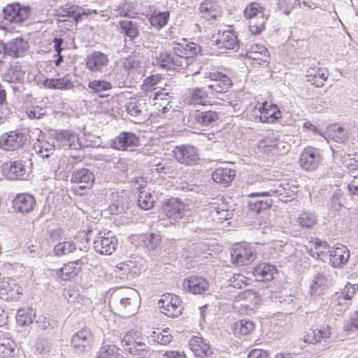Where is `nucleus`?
<instances>
[{
	"label": "nucleus",
	"mask_w": 358,
	"mask_h": 358,
	"mask_svg": "<svg viewBox=\"0 0 358 358\" xmlns=\"http://www.w3.org/2000/svg\"><path fill=\"white\" fill-rule=\"evenodd\" d=\"M331 136L332 138L339 143H343L348 138L347 131L341 126H338L334 129Z\"/></svg>",
	"instance_id": "338daca9"
},
{
	"label": "nucleus",
	"mask_w": 358,
	"mask_h": 358,
	"mask_svg": "<svg viewBox=\"0 0 358 358\" xmlns=\"http://www.w3.org/2000/svg\"><path fill=\"white\" fill-rule=\"evenodd\" d=\"M280 182L274 180L264 181L259 189L257 191L256 195L266 196L268 198H278Z\"/></svg>",
	"instance_id": "ea45409f"
},
{
	"label": "nucleus",
	"mask_w": 358,
	"mask_h": 358,
	"mask_svg": "<svg viewBox=\"0 0 358 358\" xmlns=\"http://www.w3.org/2000/svg\"><path fill=\"white\" fill-rule=\"evenodd\" d=\"M316 220L315 215L310 212H303L298 218L300 226L306 229H311L316 224Z\"/></svg>",
	"instance_id": "bf43d9fd"
},
{
	"label": "nucleus",
	"mask_w": 358,
	"mask_h": 358,
	"mask_svg": "<svg viewBox=\"0 0 358 358\" xmlns=\"http://www.w3.org/2000/svg\"><path fill=\"white\" fill-rule=\"evenodd\" d=\"M157 304L161 313L169 317H178L183 310L181 299L173 294H164Z\"/></svg>",
	"instance_id": "1a4fd4ad"
},
{
	"label": "nucleus",
	"mask_w": 358,
	"mask_h": 358,
	"mask_svg": "<svg viewBox=\"0 0 358 358\" xmlns=\"http://www.w3.org/2000/svg\"><path fill=\"white\" fill-rule=\"evenodd\" d=\"M109 63L108 56L101 51L94 50L85 59V64L91 72H101Z\"/></svg>",
	"instance_id": "c85d7f7f"
},
{
	"label": "nucleus",
	"mask_w": 358,
	"mask_h": 358,
	"mask_svg": "<svg viewBox=\"0 0 358 358\" xmlns=\"http://www.w3.org/2000/svg\"><path fill=\"white\" fill-rule=\"evenodd\" d=\"M343 328L348 336L358 333V310L350 314L349 319L344 321Z\"/></svg>",
	"instance_id": "864d4df0"
},
{
	"label": "nucleus",
	"mask_w": 358,
	"mask_h": 358,
	"mask_svg": "<svg viewBox=\"0 0 358 358\" xmlns=\"http://www.w3.org/2000/svg\"><path fill=\"white\" fill-rule=\"evenodd\" d=\"M235 176V171L231 168H217L212 172V180L223 187L228 186L234 180Z\"/></svg>",
	"instance_id": "4c0bfd02"
},
{
	"label": "nucleus",
	"mask_w": 358,
	"mask_h": 358,
	"mask_svg": "<svg viewBox=\"0 0 358 358\" xmlns=\"http://www.w3.org/2000/svg\"><path fill=\"white\" fill-rule=\"evenodd\" d=\"M185 207L184 202L179 198L170 197L161 201L162 213L174 222L183 217L186 211Z\"/></svg>",
	"instance_id": "6e6552de"
},
{
	"label": "nucleus",
	"mask_w": 358,
	"mask_h": 358,
	"mask_svg": "<svg viewBox=\"0 0 358 358\" xmlns=\"http://www.w3.org/2000/svg\"><path fill=\"white\" fill-rule=\"evenodd\" d=\"M279 189L281 191H279L278 199L282 202L287 203L294 199L293 196L298 192V187L294 185L291 187L289 183L282 185L280 182Z\"/></svg>",
	"instance_id": "603ef678"
},
{
	"label": "nucleus",
	"mask_w": 358,
	"mask_h": 358,
	"mask_svg": "<svg viewBox=\"0 0 358 358\" xmlns=\"http://www.w3.org/2000/svg\"><path fill=\"white\" fill-rule=\"evenodd\" d=\"M130 345L123 346L126 352L136 358H148L152 355V350L143 341H131Z\"/></svg>",
	"instance_id": "e433bc0d"
},
{
	"label": "nucleus",
	"mask_w": 358,
	"mask_h": 358,
	"mask_svg": "<svg viewBox=\"0 0 358 358\" xmlns=\"http://www.w3.org/2000/svg\"><path fill=\"white\" fill-rule=\"evenodd\" d=\"M138 242L148 250H155L162 242L159 231L143 233L137 236Z\"/></svg>",
	"instance_id": "c9c22d12"
},
{
	"label": "nucleus",
	"mask_w": 358,
	"mask_h": 358,
	"mask_svg": "<svg viewBox=\"0 0 358 358\" xmlns=\"http://www.w3.org/2000/svg\"><path fill=\"white\" fill-rule=\"evenodd\" d=\"M122 350L115 345H103L97 352L96 358H122Z\"/></svg>",
	"instance_id": "09e8293b"
},
{
	"label": "nucleus",
	"mask_w": 358,
	"mask_h": 358,
	"mask_svg": "<svg viewBox=\"0 0 358 358\" xmlns=\"http://www.w3.org/2000/svg\"><path fill=\"white\" fill-rule=\"evenodd\" d=\"M345 196L341 190L336 192L331 199V208L336 210L339 211L344 207L343 201Z\"/></svg>",
	"instance_id": "e2e57ef3"
},
{
	"label": "nucleus",
	"mask_w": 358,
	"mask_h": 358,
	"mask_svg": "<svg viewBox=\"0 0 358 358\" xmlns=\"http://www.w3.org/2000/svg\"><path fill=\"white\" fill-rule=\"evenodd\" d=\"M156 62L160 68L166 71H178L187 67L189 64V62L176 55L173 50L159 52L156 57Z\"/></svg>",
	"instance_id": "9d476101"
},
{
	"label": "nucleus",
	"mask_w": 358,
	"mask_h": 358,
	"mask_svg": "<svg viewBox=\"0 0 358 358\" xmlns=\"http://www.w3.org/2000/svg\"><path fill=\"white\" fill-rule=\"evenodd\" d=\"M164 334L160 332L153 331L151 335L152 341L161 345L169 344L171 341L172 336L168 334L169 331L166 329L163 331Z\"/></svg>",
	"instance_id": "0e129e2a"
},
{
	"label": "nucleus",
	"mask_w": 358,
	"mask_h": 358,
	"mask_svg": "<svg viewBox=\"0 0 358 358\" xmlns=\"http://www.w3.org/2000/svg\"><path fill=\"white\" fill-rule=\"evenodd\" d=\"M264 8L257 2L249 3L243 10L244 17L250 20V30L253 34H259L265 29Z\"/></svg>",
	"instance_id": "20e7f679"
},
{
	"label": "nucleus",
	"mask_w": 358,
	"mask_h": 358,
	"mask_svg": "<svg viewBox=\"0 0 358 358\" xmlns=\"http://www.w3.org/2000/svg\"><path fill=\"white\" fill-rule=\"evenodd\" d=\"M64 17L72 18L75 23H78L83 20V17L90 15V10L76 5H72L64 10Z\"/></svg>",
	"instance_id": "c03bdc74"
},
{
	"label": "nucleus",
	"mask_w": 358,
	"mask_h": 358,
	"mask_svg": "<svg viewBox=\"0 0 358 358\" xmlns=\"http://www.w3.org/2000/svg\"><path fill=\"white\" fill-rule=\"evenodd\" d=\"M184 288L193 294H201L209 289L208 280L201 275H192L184 280Z\"/></svg>",
	"instance_id": "b1692460"
},
{
	"label": "nucleus",
	"mask_w": 358,
	"mask_h": 358,
	"mask_svg": "<svg viewBox=\"0 0 358 358\" xmlns=\"http://www.w3.org/2000/svg\"><path fill=\"white\" fill-rule=\"evenodd\" d=\"M212 42L217 45L221 53H224L226 50L237 51L239 48V41L236 35L229 30L224 31L221 34H219L216 38L212 40Z\"/></svg>",
	"instance_id": "cd10ccee"
},
{
	"label": "nucleus",
	"mask_w": 358,
	"mask_h": 358,
	"mask_svg": "<svg viewBox=\"0 0 358 358\" xmlns=\"http://www.w3.org/2000/svg\"><path fill=\"white\" fill-rule=\"evenodd\" d=\"M327 257H329V264L333 268H342L349 260L350 251L347 246L338 244L330 250H327Z\"/></svg>",
	"instance_id": "6ab92c4d"
},
{
	"label": "nucleus",
	"mask_w": 358,
	"mask_h": 358,
	"mask_svg": "<svg viewBox=\"0 0 358 358\" xmlns=\"http://www.w3.org/2000/svg\"><path fill=\"white\" fill-rule=\"evenodd\" d=\"M36 205L35 197L29 193L18 194L13 200L14 210L22 214L32 212Z\"/></svg>",
	"instance_id": "bb28decb"
},
{
	"label": "nucleus",
	"mask_w": 358,
	"mask_h": 358,
	"mask_svg": "<svg viewBox=\"0 0 358 358\" xmlns=\"http://www.w3.org/2000/svg\"><path fill=\"white\" fill-rule=\"evenodd\" d=\"M210 79V83L207 85L210 93L213 96L215 94H224L232 87L233 83L231 78L220 71H214L208 73L207 76Z\"/></svg>",
	"instance_id": "dca6fc26"
},
{
	"label": "nucleus",
	"mask_w": 358,
	"mask_h": 358,
	"mask_svg": "<svg viewBox=\"0 0 358 358\" xmlns=\"http://www.w3.org/2000/svg\"><path fill=\"white\" fill-rule=\"evenodd\" d=\"M94 248L100 255H111L117 248V239L111 231L99 233V235L94 240Z\"/></svg>",
	"instance_id": "a211bd4d"
},
{
	"label": "nucleus",
	"mask_w": 358,
	"mask_h": 358,
	"mask_svg": "<svg viewBox=\"0 0 358 358\" xmlns=\"http://www.w3.org/2000/svg\"><path fill=\"white\" fill-rule=\"evenodd\" d=\"M328 76L329 71L325 68L309 67L306 72V81L316 87H322Z\"/></svg>",
	"instance_id": "473e14b6"
},
{
	"label": "nucleus",
	"mask_w": 358,
	"mask_h": 358,
	"mask_svg": "<svg viewBox=\"0 0 358 358\" xmlns=\"http://www.w3.org/2000/svg\"><path fill=\"white\" fill-rule=\"evenodd\" d=\"M117 278L122 280H131L140 273V270L136 262L128 260L119 263L114 270Z\"/></svg>",
	"instance_id": "7c9ffc66"
},
{
	"label": "nucleus",
	"mask_w": 358,
	"mask_h": 358,
	"mask_svg": "<svg viewBox=\"0 0 358 358\" xmlns=\"http://www.w3.org/2000/svg\"><path fill=\"white\" fill-rule=\"evenodd\" d=\"M140 145V138L131 131H122L110 140L111 148L119 151L132 150Z\"/></svg>",
	"instance_id": "2eb2a0df"
},
{
	"label": "nucleus",
	"mask_w": 358,
	"mask_h": 358,
	"mask_svg": "<svg viewBox=\"0 0 358 358\" xmlns=\"http://www.w3.org/2000/svg\"><path fill=\"white\" fill-rule=\"evenodd\" d=\"M24 72L18 65L10 66L4 75V80L9 83L23 84Z\"/></svg>",
	"instance_id": "a18cd8bd"
},
{
	"label": "nucleus",
	"mask_w": 358,
	"mask_h": 358,
	"mask_svg": "<svg viewBox=\"0 0 358 358\" xmlns=\"http://www.w3.org/2000/svg\"><path fill=\"white\" fill-rule=\"evenodd\" d=\"M36 313L31 308H20L16 315V320L20 326L25 327L31 324Z\"/></svg>",
	"instance_id": "8fccbe9b"
},
{
	"label": "nucleus",
	"mask_w": 358,
	"mask_h": 358,
	"mask_svg": "<svg viewBox=\"0 0 358 358\" xmlns=\"http://www.w3.org/2000/svg\"><path fill=\"white\" fill-rule=\"evenodd\" d=\"M331 336L330 327L329 325L318 327L317 326L311 327L304 335V342L309 344H316L322 339L329 338Z\"/></svg>",
	"instance_id": "72a5a7b5"
},
{
	"label": "nucleus",
	"mask_w": 358,
	"mask_h": 358,
	"mask_svg": "<svg viewBox=\"0 0 358 358\" xmlns=\"http://www.w3.org/2000/svg\"><path fill=\"white\" fill-rule=\"evenodd\" d=\"M271 299L285 314H292L300 307L299 299L292 294H277L273 295Z\"/></svg>",
	"instance_id": "412c9836"
},
{
	"label": "nucleus",
	"mask_w": 358,
	"mask_h": 358,
	"mask_svg": "<svg viewBox=\"0 0 358 358\" xmlns=\"http://www.w3.org/2000/svg\"><path fill=\"white\" fill-rule=\"evenodd\" d=\"M174 158L180 163L186 166H194L200 161L199 149L190 144H182L175 146Z\"/></svg>",
	"instance_id": "423d86ee"
},
{
	"label": "nucleus",
	"mask_w": 358,
	"mask_h": 358,
	"mask_svg": "<svg viewBox=\"0 0 358 358\" xmlns=\"http://www.w3.org/2000/svg\"><path fill=\"white\" fill-rule=\"evenodd\" d=\"M172 50L187 62L197 55H202L201 46L194 42L189 41L186 38H182L180 41H173Z\"/></svg>",
	"instance_id": "f8f14e48"
},
{
	"label": "nucleus",
	"mask_w": 358,
	"mask_h": 358,
	"mask_svg": "<svg viewBox=\"0 0 358 358\" xmlns=\"http://www.w3.org/2000/svg\"><path fill=\"white\" fill-rule=\"evenodd\" d=\"M155 201L152 195L149 192L141 191L139 192L137 204L139 208L143 210H150L154 206Z\"/></svg>",
	"instance_id": "13d9d810"
},
{
	"label": "nucleus",
	"mask_w": 358,
	"mask_h": 358,
	"mask_svg": "<svg viewBox=\"0 0 358 358\" xmlns=\"http://www.w3.org/2000/svg\"><path fill=\"white\" fill-rule=\"evenodd\" d=\"M36 152L42 158H48L55 151V145L48 141H38L34 145Z\"/></svg>",
	"instance_id": "6e6d98bb"
},
{
	"label": "nucleus",
	"mask_w": 358,
	"mask_h": 358,
	"mask_svg": "<svg viewBox=\"0 0 358 358\" xmlns=\"http://www.w3.org/2000/svg\"><path fill=\"white\" fill-rule=\"evenodd\" d=\"M20 349L16 343L10 339H3L0 343V357L2 358H16Z\"/></svg>",
	"instance_id": "a19ab883"
},
{
	"label": "nucleus",
	"mask_w": 358,
	"mask_h": 358,
	"mask_svg": "<svg viewBox=\"0 0 358 358\" xmlns=\"http://www.w3.org/2000/svg\"><path fill=\"white\" fill-rule=\"evenodd\" d=\"M55 140L65 150H78L81 146L78 135L75 131L69 129L57 131Z\"/></svg>",
	"instance_id": "393cba45"
},
{
	"label": "nucleus",
	"mask_w": 358,
	"mask_h": 358,
	"mask_svg": "<svg viewBox=\"0 0 358 358\" xmlns=\"http://www.w3.org/2000/svg\"><path fill=\"white\" fill-rule=\"evenodd\" d=\"M29 163L28 160L10 161L3 164L2 171L10 180H26L29 174L27 170V164ZM30 164L31 163L30 162Z\"/></svg>",
	"instance_id": "f3484780"
},
{
	"label": "nucleus",
	"mask_w": 358,
	"mask_h": 358,
	"mask_svg": "<svg viewBox=\"0 0 358 358\" xmlns=\"http://www.w3.org/2000/svg\"><path fill=\"white\" fill-rule=\"evenodd\" d=\"M256 323L248 318H243L234 323L232 329L234 334L249 335L255 329Z\"/></svg>",
	"instance_id": "37998d69"
},
{
	"label": "nucleus",
	"mask_w": 358,
	"mask_h": 358,
	"mask_svg": "<svg viewBox=\"0 0 358 358\" xmlns=\"http://www.w3.org/2000/svg\"><path fill=\"white\" fill-rule=\"evenodd\" d=\"M322 159V154L320 149L307 146L301 152L299 163L303 170L313 171L318 168Z\"/></svg>",
	"instance_id": "0eeeda50"
},
{
	"label": "nucleus",
	"mask_w": 358,
	"mask_h": 358,
	"mask_svg": "<svg viewBox=\"0 0 358 358\" xmlns=\"http://www.w3.org/2000/svg\"><path fill=\"white\" fill-rule=\"evenodd\" d=\"M87 87L91 93L96 94L100 98L108 97L112 84L106 80H92L88 82Z\"/></svg>",
	"instance_id": "58836bf2"
},
{
	"label": "nucleus",
	"mask_w": 358,
	"mask_h": 358,
	"mask_svg": "<svg viewBox=\"0 0 358 358\" xmlns=\"http://www.w3.org/2000/svg\"><path fill=\"white\" fill-rule=\"evenodd\" d=\"M201 17L210 22H215L222 13V8L217 0H204L199 7Z\"/></svg>",
	"instance_id": "aec40b11"
},
{
	"label": "nucleus",
	"mask_w": 358,
	"mask_h": 358,
	"mask_svg": "<svg viewBox=\"0 0 358 358\" xmlns=\"http://www.w3.org/2000/svg\"><path fill=\"white\" fill-rule=\"evenodd\" d=\"M189 348L199 358H216L210 345L203 338L194 336L189 341Z\"/></svg>",
	"instance_id": "c756f323"
},
{
	"label": "nucleus",
	"mask_w": 358,
	"mask_h": 358,
	"mask_svg": "<svg viewBox=\"0 0 358 358\" xmlns=\"http://www.w3.org/2000/svg\"><path fill=\"white\" fill-rule=\"evenodd\" d=\"M188 122L189 120L193 124H197L201 127H208L215 123L219 119V115L216 111L208 110H195L189 115Z\"/></svg>",
	"instance_id": "a878e982"
},
{
	"label": "nucleus",
	"mask_w": 358,
	"mask_h": 358,
	"mask_svg": "<svg viewBox=\"0 0 358 358\" xmlns=\"http://www.w3.org/2000/svg\"><path fill=\"white\" fill-rule=\"evenodd\" d=\"M64 230L61 227H57L55 229H48L47 230V234L52 242H61Z\"/></svg>",
	"instance_id": "774afa93"
},
{
	"label": "nucleus",
	"mask_w": 358,
	"mask_h": 358,
	"mask_svg": "<svg viewBox=\"0 0 358 358\" xmlns=\"http://www.w3.org/2000/svg\"><path fill=\"white\" fill-rule=\"evenodd\" d=\"M257 192H252L248 194L250 198L247 201V206L250 211L256 214H261L270 210L274 203L272 198H268L266 196L256 195Z\"/></svg>",
	"instance_id": "4be33fe9"
},
{
	"label": "nucleus",
	"mask_w": 358,
	"mask_h": 358,
	"mask_svg": "<svg viewBox=\"0 0 358 358\" xmlns=\"http://www.w3.org/2000/svg\"><path fill=\"white\" fill-rule=\"evenodd\" d=\"M245 58L251 60L250 64L254 67H259L261 65L267 66L270 61V54L262 52H246Z\"/></svg>",
	"instance_id": "5fc2aeb1"
},
{
	"label": "nucleus",
	"mask_w": 358,
	"mask_h": 358,
	"mask_svg": "<svg viewBox=\"0 0 358 358\" xmlns=\"http://www.w3.org/2000/svg\"><path fill=\"white\" fill-rule=\"evenodd\" d=\"M93 337L90 330L83 329L74 334L71 339L72 352L80 355L88 352L91 349Z\"/></svg>",
	"instance_id": "ddd939ff"
},
{
	"label": "nucleus",
	"mask_w": 358,
	"mask_h": 358,
	"mask_svg": "<svg viewBox=\"0 0 358 358\" xmlns=\"http://www.w3.org/2000/svg\"><path fill=\"white\" fill-rule=\"evenodd\" d=\"M252 274L256 281H270L277 273L276 267L268 262H262L252 268Z\"/></svg>",
	"instance_id": "2f4dec72"
},
{
	"label": "nucleus",
	"mask_w": 358,
	"mask_h": 358,
	"mask_svg": "<svg viewBox=\"0 0 358 358\" xmlns=\"http://www.w3.org/2000/svg\"><path fill=\"white\" fill-rule=\"evenodd\" d=\"M147 17L150 25L155 29L160 30L167 24L170 17V11H160L155 9L150 10Z\"/></svg>",
	"instance_id": "f704fd0d"
},
{
	"label": "nucleus",
	"mask_w": 358,
	"mask_h": 358,
	"mask_svg": "<svg viewBox=\"0 0 358 358\" xmlns=\"http://www.w3.org/2000/svg\"><path fill=\"white\" fill-rule=\"evenodd\" d=\"M95 181L94 172L87 168L76 169L71 177V182L74 184L72 191L79 196L85 194L83 191L90 189Z\"/></svg>",
	"instance_id": "7ed1b4c3"
},
{
	"label": "nucleus",
	"mask_w": 358,
	"mask_h": 358,
	"mask_svg": "<svg viewBox=\"0 0 358 358\" xmlns=\"http://www.w3.org/2000/svg\"><path fill=\"white\" fill-rule=\"evenodd\" d=\"M208 92L204 87H194L190 90L189 96L191 100L194 102L201 103V101L208 96Z\"/></svg>",
	"instance_id": "680f3d73"
},
{
	"label": "nucleus",
	"mask_w": 358,
	"mask_h": 358,
	"mask_svg": "<svg viewBox=\"0 0 358 358\" xmlns=\"http://www.w3.org/2000/svg\"><path fill=\"white\" fill-rule=\"evenodd\" d=\"M357 290L358 284H351L348 282L343 291L340 293H336V296L338 299V305L345 306V308H347L350 303L348 301L352 299Z\"/></svg>",
	"instance_id": "79ce46f5"
},
{
	"label": "nucleus",
	"mask_w": 358,
	"mask_h": 358,
	"mask_svg": "<svg viewBox=\"0 0 358 358\" xmlns=\"http://www.w3.org/2000/svg\"><path fill=\"white\" fill-rule=\"evenodd\" d=\"M230 255L232 264L240 266L252 263L257 258V253L255 246L243 243L235 245Z\"/></svg>",
	"instance_id": "39448f33"
},
{
	"label": "nucleus",
	"mask_w": 358,
	"mask_h": 358,
	"mask_svg": "<svg viewBox=\"0 0 358 358\" xmlns=\"http://www.w3.org/2000/svg\"><path fill=\"white\" fill-rule=\"evenodd\" d=\"M120 306L129 315H134L136 311L138 305L137 293L135 289H131L129 296L120 299Z\"/></svg>",
	"instance_id": "de8ad7c7"
},
{
	"label": "nucleus",
	"mask_w": 358,
	"mask_h": 358,
	"mask_svg": "<svg viewBox=\"0 0 358 358\" xmlns=\"http://www.w3.org/2000/svg\"><path fill=\"white\" fill-rule=\"evenodd\" d=\"M117 14L124 17H132L136 14L135 5L133 2L127 0L122 1L115 8Z\"/></svg>",
	"instance_id": "4d7b16f0"
},
{
	"label": "nucleus",
	"mask_w": 358,
	"mask_h": 358,
	"mask_svg": "<svg viewBox=\"0 0 358 358\" xmlns=\"http://www.w3.org/2000/svg\"><path fill=\"white\" fill-rule=\"evenodd\" d=\"M77 250L76 243L73 241H61L57 243L53 248L55 256L60 257L73 253Z\"/></svg>",
	"instance_id": "3c124183"
},
{
	"label": "nucleus",
	"mask_w": 358,
	"mask_h": 358,
	"mask_svg": "<svg viewBox=\"0 0 358 358\" xmlns=\"http://www.w3.org/2000/svg\"><path fill=\"white\" fill-rule=\"evenodd\" d=\"M88 261L87 256H83L76 260L69 262L55 271V276L61 280H71L81 272L83 266L87 264Z\"/></svg>",
	"instance_id": "4468645a"
},
{
	"label": "nucleus",
	"mask_w": 358,
	"mask_h": 358,
	"mask_svg": "<svg viewBox=\"0 0 358 358\" xmlns=\"http://www.w3.org/2000/svg\"><path fill=\"white\" fill-rule=\"evenodd\" d=\"M31 13L29 6L12 2L3 6L0 13V24H19L27 20Z\"/></svg>",
	"instance_id": "f257e3e1"
},
{
	"label": "nucleus",
	"mask_w": 358,
	"mask_h": 358,
	"mask_svg": "<svg viewBox=\"0 0 358 358\" xmlns=\"http://www.w3.org/2000/svg\"><path fill=\"white\" fill-rule=\"evenodd\" d=\"M22 294V287L15 283V280H0V298L3 301H17Z\"/></svg>",
	"instance_id": "5701e85b"
},
{
	"label": "nucleus",
	"mask_w": 358,
	"mask_h": 358,
	"mask_svg": "<svg viewBox=\"0 0 358 358\" xmlns=\"http://www.w3.org/2000/svg\"><path fill=\"white\" fill-rule=\"evenodd\" d=\"M38 327L43 330L53 329L57 327V322L49 315H41L36 320Z\"/></svg>",
	"instance_id": "052dcab7"
},
{
	"label": "nucleus",
	"mask_w": 358,
	"mask_h": 358,
	"mask_svg": "<svg viewBox=\"0 0 358 358\" xmlns=\"http://www.w3.org/2000/svg\"><path fill=\"white\" fill-rule=\"evenodd\" d=\"M27 135L18 130L6 132L0 136V149L14 151L22 148L27 141Z\"/></svg>",
	"instance_id": "9b49d317"
},
{
	"label": "nucleus",
	"mask_w": 358,
	"mask_h": 358,
	"mask_svg": "<svg viewBox=\"0 0 358 358\" xmlns=\"http://www.w3.org/2000/svg\"><path fill=\"white\" fill-rule=\"evenodd\" d=\"M121 32L131 40L135 39L139 35L138 24L131 20H123L119 22Z\"/></svg>",
	"instance_id": "49530a36"
},
{
	"label": "nucleus",
	"mask_w": 358,
	"mask_h": 358,
	"mask_svg": "<svg viewBox=\"0 0 358 358\" xmlns=\"http://www.w3.org/2000/svg\"><path fill=\"white\" fill-rule=\"evenodd\" d=\"M28 49V42L22 36L8 42L0 40V64L3 63L8 57L17 59L24 57Z\"/></svg>",
	"instance_id": "f03ea898"
},
{
	"label": "nucleus",
	"mask_w": 358,
	"mask_h": 358,
	"mask_svg": "<svg viewBox=\"0 0 358 358\" xmlns=\"http://www.w3.org/2000/svg\"><path fill=\"white\" fill-rule=\"evenodd\" d=\"M126 110L131 116L138 117L139 120H141L140 117L143 114V111L141 108V103L130 101L126 105Z\"/></svg>",
	"instance_id": "69168bd1"
}]
</instances>
